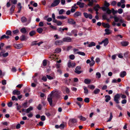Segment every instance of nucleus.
<instances>
[{
    "label": "nucleus",
    "mask_w": 130,
    "mask_h": 130,
    "mask_svg": "<svg viewBox=\"0 0 130 130\" xmlns=\"http://www.w3.org/2000/svg\"><path fill=\"white\" fill-rule=\"evenodd\" d=\"M77 122V120L75 118L70 119L68 123V125L70 127L74 126L75 124H76Z\"/></svg>",
    "instance_id": "f257e3e1"
},
{
    "label": "nucleus",
    "mask_w": 130,
    "mask_h": 130,
    "mask_svg": "<svg viewBox=\"0 0 130 130\" xmlns=\"http://www.w3.org/2000/svg\"><path fill=\"white\" fill-rule=\"evenodd\" d=\"M120 95L118 93L117 94L115 95L114 97L113 100L117 104H118L119 103V99H120Z\"/></svg>",
    "instance_id": "f03ea898"
},
{
    "label": "nucleus",
    "mask_w": 130,
    "mask_h": 130,
    "mask_svg": "<svg viewBox=\"0 0 130 130\" xmlns=\"http://www.w3.org/2000/svg\"><path fill=\"white\" fill-rule=\"evenodd\" d=\"M52 93L54 92L55 93L56 97L57 99H59L61 98V96L60 95L61 92L60 91H58L56 90H54L52 91Z\"/></svg>",
    "instance_id": "7ed1b4c3"
},
{
    "label": "nucleus",
    "mask_w": 130,
    "mask_h": 130,
    "mask_svg": "<svg viewBox=\"0 0 130 130\" xmlns=\"http://www.w3.org/2000/svg\"><path fill=\"white\" fill-rule=\"evenodd\" d=\"M60 0H54L51 4L52 7H55L57 6L60 2Z\"/></svg>",
    "instance_id": "20e7f679"
},
{
    "label": "nucleus",
    "mask_w": 130,
    "mask_h": 130,
    "mask_svg": "<svg viewBox=\"0 0 130 130\" xmlns=\"http://www.w3.org/2000/svg\"><path fill=\"white\" fill-rule=\"evenodd\" d=\"M100 8H101V7L98 4H97L94 6L93 8V9L96 11V13L97 15L99 13L98 12V11H99L98 9Z\"/></svg>",
    "instance_id": "39448f33"
},
{
    "label": "nucleus",
    "mask_w": 130,
    "mask_h": 130,
    "mask_svg": "<svg viewBox=\"0 0 130 130\" xmlns=\"http://www.w3.org/2000/svg\"><path fill=\"white\" fill-rule=\"evenodd\" d=\"M81 69V67L80 66H77L75 68L74 72L76 74H79L82 73L83 71H79Z\"/></svg>",
    "instance_id": "423d86ee"
},
{
    "label": "nucleus",
    "mask_w": 130,
    "mask_h": 130,
    "mask_svg": "<svg viewBox=\"0 0 130 130\" xmlns=\"http://www.w3.org/2000/svg\"><path fill=\"white\" fill-rule=\"evenodd\" d=\"M31 19V17H29L27 18L25 17V25H27L30 23Z\"/></svg>",
    "instance_id": "0eeeda50"
},
{
    "label": "nucleus",
    "mask_w": 130,
    "mask_h": 130,
    "mask_svg": "<svg viewBox=\"0 0 130 130\" xmlns=\"http://www.w3.org/2000/svg\"><path fill=\"white\" fill-rule=\"evenodd\" d=\"M84 15L86 18H89L90 19H92V15L91 14H88L86 12H84Z\"/></svg>",
    "instance_id": "6e6552de"
},
{
    "label": "nucleus",
    "mask_w": 130,
    "mask_h": 130,
    "mask_svg": "<svg viewBox=\"0 0 130 130\" xmlns=\"http://www.w3.org/2000/svg\"><path fill=\"white\" fill-rule=\"evenodd\" d=\"M68 23L71 25H74L76 23V22L73 19H69L68 20Z\"/></svg>",
    "instance_id": "1a4fd4ad"
},
{
    "label": "nucleus",
    "mask_w": 130,
    "mask_h": 130,
    "mask_svg": "<svg viewBox=\"0 0 130 130\" xmlns=\"http://www.w3.org/2000/svg\"><path fill=\"white\" fill-rule=\"evenodd\" d=\"M13 45L15 48L18 49L21 48L23 46V45L22 44H14Z\"/></svg>",
    "instance_id": "9d476101"
},
{
    "label": "nucleus",
    "mask_w": 130,
    "mask_h": 130,
    "mask_svg": "<svg viewBox=\"0 0 130 130\" xmlns=\"http://www.w3.org/2000/svg\"><path fill=\"white\" fill-rule=\"evenodd\" d=\"M71 40V38L69 37H65L63 39V41L64 42H70Z\"/></svg>",
    "instance_id": "9b49d317"
},
{
    "label": "nucleus",
    "mask_w": 130,
    "mask_h": 130,
    "mask_svg": "<svg viewBox=\"0 0 130 130\" xmlns=\"http://www.w3.org/2000/svg\"><path fill=\"white\" fill-rule=\"evenodd\" d=\"M75 64V63H71V62L70 61L68 63V67L69 68H70L71 67H72V68L74 67Z\"/></svg>",
    "instance_id": "f8f14e48"
},
{
    "label": "nucleus",
    "mask_w": 130,
    "mask_h": 130,
    "mask_svg": "<svg viewBox=\"0 0 130 130\" xmlns=\"http://www.w3.org/2000/svg\"><path fill=\"white\" fill-rule=\"evenodd\" d=\"M121 44L122 46H126L128 45L129 42L128 41H123L121 42Z\"/></svg>",
    "instance_id": "ddd939ff"
},
{
    "label": "nucleus",
    "mask_w": 130,
    "mask_h": 130,
    "mask_svg": "<svg viewBox=\"0 0 130 130\" xmlns=\"http://www.w3.org/2000/svg\"><path fill=\"white\" fill-rule=\"evenodd\" d=\"M52 97V96H51L50 97H48L47 98V101L49 102L50 105L51 106L52 105L53 101Z\"/></svg>",
    "instance_id": "4468645a"
},
{
    "label": "nucleus",
    "mask_w": 130,
    "mask_h": 130,
    "mask_svg": "<svg viewBox=\"0 0 130 130\" xmlns=\"http://www.w3.org/2000/svg\"><path fill=\"white\" fill-rule=\"evenodd\" d=\"M77 5L79 6L80 8H83L84 7L85 4L84 3L78 1L77 3Z\"/></svg>",
    "instance_id": "2eb2a0df"
},
{
    "label": "nucleus",
    "mask_w": 130,
    "mask_h": 130,
    "mask_svg": "<svg viewBox=\"0 0 130 130\" xmlns=\"http://www.w3.org/2000/svg\"><path fill=\"white\" fill-rule=\"evenodd\" d=\"M33 109V107L30 106L29 108H28L26 110H25V112L26 113H28L29 112L32 111Z\"/></svg>",
    "instance_id": "dca6fc26"
},
{
    "label": "nucleus",
    "mask_w": 130,
    "mask_h": 130,
    "mask_svg": "<svg viewBox=\"0 0 130 130\" xmlns=\"http://www.w3.org/2000/svg\"><path fill=\"white\" fill-rule=\"evenodd\" d=\"M102 42H103V43H104V46H106L109 42L108 39L107 38L105 39L104 40L102 41Z\"/></svg>",
    "instance_id": "f3484780"
},
{
    "label": "nucleus",
    "mask_w": 130,
    "mask_h": 130,
    "mask_svg": "<svg viewBox=\"0 0 130 130\" xmlns=\"http://www.w3.org/2000/svg\"><path fill=\"white\" fill-rule=\"evenodd\" d=\"M63 42L61 40H58L56 41L55 42V44L56 45H60Z\"/></svg>",
    "instance_id": "a211bd4d"
},
{
    "label": "nucleus",
    "mask_w": 130,
    "mask_h": 130,
    "mask_svg": "<svg viewBox=\"0 0 130 130\" xmlns=\"http://www.w3.org/2000/svg\"><path fill=\"white\" fill-rule=\"evenodd\" d=\"M13 95H19L20 94V91L17 90H14L13 92Z\"/></svg>",
    "instance_id": "6ab92c4d"
},
{
    "label": "nucleus",
    "mask_w": 130,
    "mask_h": 130,
    "mask_svg": "<svg viewBox=\"0 0 130 130\" xmlns=\"http://www.w3.org/2000/svg\"><path fill=\"white\" fill-rule=\"evenodd\" d=\"M91 82V80L89 78H86L84 79V83L87 84H89Z\"/></svg>",
    "instance_id": "aec40b11"
},
{
    "label": "nucleus",
    "mask_w": 130,
    "mask_h": 130,
    "mask_svg": "<svg viewBox=\"0 0 130 130\" xmlns=\"http://www.w3.org/2000/svg\"><path fill=\"white\" fill-rule=\"evenodd\" d=\"M105 97L106 98L105 99V101L107 102H108L111 99L110 96L109 95H106L105 96Z\"/></svg>",
    "instance_id": "412c9836"
},
{
    "label": "nucleus",
    "mask_w": 130,
    "mask_h": 130,
    "mask_svg": "<svg viewBox=\"0 0 130 130\" xmlns=\"http://www.w3.org/2000/svg\"><path fill=\"white\" fill-rule=\"evenodd\" d=\"M81 15V13L80 12L77 11L75 12L73 16L75 17H77L80 16Z\"/></svg>",
    "instance_id": "4be33fe9"
},
{
    "label": "nucleus",
    "mask_w": 130,
    "mask_h": 130,
    "mask_svg": "<svg viewBox=\"0 0 130 130\" xmlns=\"http://www.w3.org/2000/svg\"><path fill=\"white\" fill-rule=\"evenodd\" d=\"M83 88L84 91V93L85 94H87L89 93L88 90L87 89V87L85 86H84L83 87Z\"/></svg>",
    "instance_id": "5701e85b"
},
{
    "label": "nucleus",
    "mask_w": 130,
    "mask_h": 130,
    "mask_svg": "<svg viewBox=\"0 0 130 130\" xmlns=\"http://www.w3.org/2000/svg\"><path fill=\"white\" fill-rule=\"evenodd\" d=\"M102 25L105 28H109L110 27V26L108 23H105L104 22L102 23Z\"/></svg>",
    "instance_id": "b1692460"
},
{
    "label": "nucleus",
    "mask_w": 130,
    "mask_h": 130,
    "mask_svg": "<svg viewBox=\"0 0 130 130\" xmlns=\"http://www.w3.org/2000/svg\"><path fill=\"white\" fill-rule=\"evenodd\" d=\"M89 3L88 5L89 6H93V4L94 1L93 0H90L89 1Z\"/></svg>",
    "instance_id": "393cba45"
},
{
    "label": "nucleus",
    "mask_w": 130,
    "mask_h": 130,
    "mask_svg": "<svg viewBox=\"0 0 130 130\" xmlns=\"http://www.w3.org/2000/svg\"><path fill=\"white\" fill-rule=\"evenodd\" d=\"M126 72L125 71H123L121 72L120 74V76L122 77H123L126 75Z\"/></svg>",
    "instance_id": "a878e982"
},
{
    "label": "nucleus",
    "mask_w": 130,
    "mask_h": 130,
    "mask_svg": "<svg viewBox=\"0 0 130 130\" xmlns=\"http://www.w3.org/2000/svg\"><path fill=\"white\" fill-rule=\"evenodd\" d=\"M18 12H20L22 8V7L21 5V4L20 3H19L18 4Z\"/></svg>",
    "instance_id": "bb28decb"
},
{
    "label": "nucleus",
    "mask_w": 130,
    "mask_h": 130,
    "mask_svg": "<svg viewBox=\"0 0 130 130\" xmlns=\"http://www.w3.org/2000/svg\"><path fill=\"white\" fill-rule=\"evenodd\" d=\"M15 8V6L14 5H12L10 9V11L11 13H13L14 11Z\"/></svg>",
    "instance_id": "cd10ccee"
},
{
    "label": "nucleus",
    "mask_w": 130,
    "mask_h": 130,
    "mask_svg": "<svg viewBox=\"0 0 130 130\" xmlns=\"http://www.w3.org/2000/svg\"><path fill=\"white\" fill-rule=\"evenodd\" d=\"M106 32L105 34L107 35H109L111 34V32L110 31V30L108 29H106L105 30Z\"/></svg>",
    "instance_id": "c85d7f7f"
},
{
    "label": "nucleus",
    "mask_w": 130,
    "mask_h": 130,
    "mask_svg": "<svg viewBox=\"0 0 130 130\" xmlns=\"http://www.w3.org/2000/svg\"><path fill=\"white\" fill-rule=\"evenodd\" d=\"M57 18L58 19H63L67 18V17L63 15H59L57 17Z\"/></svg>",
    "instance_id": "c756f323"
},
{
    "label": "nucleus",
    "mask_w": 130,
    "mask_h": 130,
    "mask_svg": "<svg viewBox=\"0 0 130 130\" xmlns=\"http://www.w3.org/2000/svg\"><path fill=\"white\" fill-rule=\"evenodd\" d=\"M100 91V89L98 88H96L94 90L93 93L95 94H98Z\"/></svg>",
    "instance_id": "7c9ffc66"
},
{
    "label": "nucleus",
    "mask_w": 130,
    "mask_h": 130,
    "mask_svg": "<svg viewBox=\"0 0 130 130\" xmlns=\"http://www.w3.org/2000/svg\"><path fill=\"white\" fill-rule=\"evenodd\" d=\"M43 31V29L40 27L38 28L37 29V31L39 34L41 33Z\"/></svg>",
    "instance_id": "2f4dec72"
},
{
    "label": "nucleus",
    "mask_w": 130,
    "mask_h": 130,
    "mask_svg": "<svg viewBox=\"0 0 130 130\" xmlns=\"http://www.w3.org/2000/svg\"><path fill=\"white\" fill-rule=\"evenodd\" d=\"M129 52H127L125 53L124 54V57L126 58H127L129 57Z\"/></svg>",
    "instance_id": "473e14b6"
},
{
    "label": "nucleus",
    "mask_w": 130,
    "mask_h": 130,
    "mask_svg": "<svg viewBox=\"0 0 130 130\" xmlns=\"http://www.w3.org/2000/svg\"><path fill=\"white\" fill-rule=\"evenodd\" d=\"M55 51V53H59L61 51V49L60 48H58L56 49Z\"/></svg>",
    "instance_id": "72a5a7b5"
},
{
    "label": "nucleus",
    "mask_w": 130,
    "mask_h": 130,
    "mask_svg": "<svg viewBox=\"0 0 130 130\" xmlns=\"http://www.w3.org/2000/svg\"><path fill=\"white\" fill-rule=\"evenodd\" d=\"M9 37L8 36H6L5 35H3L0 38V40L2 39H3L4 38H5L6 39H8L9 38Z\"/></svg>",
    "instance_id": "f704fd0d"
},
{
    "label": "nucleus",
    "mask_w": 130,
    "mask_h": 130,
    "mask_svg": "<svg viewBox=\"0 0 130 130\" xmlns=\"http://www.w3.org/2000/svg\"><path fill=\"white\" fill-rule=\"evenodd\" d=\"M36 34V32L34 30H32L29 33V35L30 36H32Z\"/></svg>",
    "instance_id": "c9c22d12"
},
{
    "label": "nucleus",
    "mask_w": 130,
    "mask_h": 130,
    "mask_svg": "<svg viewBox=\"0 0 130 130\" xmlns=\"http://www.w3.org/2000/svg\"><path fill=\"white\" fill-rule=\"evenodd\" d=\"M78 118L80 119V120L83 121H85L86 120V119L84 117H83L82 116H80L78 117Z\"/></svg>",
    "instance_id": "e433bc0d"
},
{
    "label": "nucleus",
    "mask_w": 130,
    "mask_h": 130,
    "mask_svg": "<svg viewBox=\"0 0 130 130\" xmlns=\"http://www.w3.org/2000/svg\"><path fill=\"white\" fill-rule=\"evenodd\" d=\"M88 87L89 88L92 90L94 89L95 87V86L92 85H89L88 86Z\"/></svg>",
    "instance_id": "4c0bfd02"
},
{
    "label": "nucleus",
    "mask_w": 130,
    "mask_h": 130,
    "mask_svg": "<svg viewBox=\"0 0 130 130\" xmlns=\"http://www.w3.org/2000/svg\"><path fill=\"white\" fill-rule=\"evenodd\" d=\"M95 43L94 42H91L90 44H89L88 46L89 47H91L92 46H95Z\"/></svg>",
    "instance_id": "58836bf2"
},
{
    "label": "nucleus",
    "mask_w": 130,
    "mask_h": 130,
    "mask_svg": "<svg viewBox=\"0 0 130 130\" xmlns=\"http://www.w3.org/2000/svg\"><path fill=\"white\" fill-rule=\"evenodd\" d=\"M101 75L100 73L99 72H97L96 74V77L98 78H100L101 77Z\"/></svg>",
    "instance_id": "ea45409f"
},
{
    "label": "nucleus",
    "mask_w": 130,
    "mask_h": 130,
    "mask_svg": "<svg viewBox=\"0 0 130 130\" xmlns=\"http://www.w3.org/2000/svg\"><path fill=\"white\" fill-rule=\"evenodd\" d=\"M77 53L83 56H84L85 55V54L84 52L80 51L77 52Z\"/></svg>",
    "instance_id": "a19ab883"
},
{
    "label": "nucleus",
    "mask_w": 130,
    "mask_h": 130,
    "mask_svg": "<svg viewBox=\"0 0 130 130\" xmlns=\"http://www.w3.org/2000/svg\"><path fill=\"white\" fill-rule=\"evenodd\" d=\"M78 31L76 29H74L72 30L71 33L72 34H74L76 33H77Z\"/></svg>",
    "instance_id": "79ce46f5"
},
{
    "label": "nucleus",
    "mask_w": 130,
    "mask_h": 130,
    "mask_svg": "<svg viewBox=\"0 0 130 130\" xmlns=\"http://www.w3.org/2000/svg\"><path fill=\"white\" fill-rule=\"evenodd\" d=\"M68 30V28L67 27L64 28L62 29L60 27L59 28V31H62L64 30Z\"/></svg>",
    "instance_id": "37998d69"
},
{
    "label": "nucleus",
    "mask_w": 130,
    "mask_h": 130,
    "mask_svg": "<svg viewBox=\"0 0 130 130\" xmlns=\"http://www.w3.org/2000/svg\"><path fill=\"white\" fill-rule=\"evenodd\" d=\"M110 5V4L109 3L107 2L106 1L104 2V6H105L108 8Z\"/></svg>",
    "instance_id": "c03bdc74"
},
{
    "label": "nucleus",
    "mask_w": 130,
    "mask_h": 130,
    "mask_svg": "<svg viewBox=\"0 0 130 130\" xmlns=\"http://www.w3.org/2000/svg\"><path fill=\"white\" fill-rule=\"evenodd\" d=\"M65 11L63 9L60 10L59 11V14L60 15H62L63 14V12H65Z\"/></svg>",
    "instance_id": "a18cd8bd"
},
{
    "label": "nucleus",
    "mask_w": 130,
    "mask_h": 130,
    "mask_svg": "<svg viewBox=\"0 0 130 130\" xmlns=\"http://www.w3.org/2000/svg\"><path fill=\"white\" fill-rule=\"evenodd\" d=\"M12 32L10 30H7L6 32V34L7 35L11 36Z\"/></svg>",
    "instance_id": "49530a36"
},
{
    "label": "nucleus",
    "mask_w": 130,
    "mask_h": 130,
    "mask_svg": "<svg viewBox=\"0 0 130 130\" xmlns=\"http://www.w3.org/2000/svg\"><path fill=\"white\" fill-rule=\"evenodd\" d=\"M112 117H113V116H112V113L111 112L110 113V116L108 120L107 121V122H110V121H111V120L112 119Z\"/></svg>",
    "instance_id": "de8ad7c7"
},
{
    "label": "nucleus",
    "mask_w": 130,
    "mask_h": 130,
    "mask_svg": "<svg viewBox=\"0 0 130 130\" xmlns=\"http://www.w3.org/2000/svg\"><path fill=\"white\" fill-rule=\"evenodd\" d=\"M125 18L128 21L130 20V15H126L125 16Z\"/></svg>",
    "instance_id": "09e8293b"
},
{
    "label": "nucleus",
    "mask_w": 130,
    "mask_h": 130,
    "mask_svg": "<svg viewBox=\"0 0 130 130\" xmlns=\"http://www.w3.org/2000/svg\"><path fill=\"white\" fill-rule=\"evenodd\" d=\"M42 64L44 67L46 66L47 64V61L46 59H44L43 61Z\"/></svg>",
    "instance_id": "8fccbe9b"
},
{
    "label": "nucleus",
    "mask_w": 130,
    "mask_h": 130,
    "mask_svg": "<svg viewBox=\"0 0 130 130\" xmlns=\"http://www.w3.org/2000/svg\"><path fill=\"white\" fill-rule=\"evenodd\" d=\"M84 101L85 103H88L90 101L89 99L88 98H86L85 99Z\"/></svg>",
    "instance_id": "3c124183"
},
{
    "label": "nucleus",
    "mask_w": 130,
    "mask_h": 130,
    "mask_svg": "<svg viewBox=\"0 0 130 130\" xmlns=\"http://www.w3.org/2000/svg\"><path fill=\"white\" fill-rule=\"evenodd\" d=\"M117 3V2L115 1H113L111 3V5L114 6H115Z\"/></svg>",
    "instance_id": "603ef678"
},
{
    "label": "nucleus",
    "mask_w": 130,
    "mask_h": 130,
    "mask_svg": "<svg viewBox=\"0 0 130 130\" xmlns=\"http://www.w3.org/2000/svg\"><path fill=\"white\" fill-rule=\"evenodd\" d=\"M123 10L122 9L120 8L118 10V12L119 13L121 14L123 12Z\"/></svg>",
    "instance_id": "864d4df0"
},
{
    "label": "nucleus",
    "mask_w": 130,
    "mask_h": 130,
    "mask_svg": "<svg viewBox=\"0 0 130 130\" xmlns=\"http://www.w3.org/2000/svg\"><path fill=\"white\" fill-rule=\"evenodd\" d=\"M102 10L104 11H106L107 10L108 8H107L105 6L102 7L101 8Z\"/></svg>",
    "instance_id": "5fc2aeb1"
},
{
    "label": "nucleus",
    "mask_w": 130,
    "mask_h": 130,
    "mask_svg": "<svg viewBox=\"0 0 130 130\" xmlns=\"http://www.w3.org/2000/svg\"><path fill=\"white\" fill-rule=\"evenodd\" d=\"M64 125L62 123L59 125V127L61 129H63L64 128Z\"/></svg>",
    "instance_id": "6e6d98bb"
},
{
    "label": "nucleus",
    "mask_w": 130,
    "mask_h": 130,
    "mask_svg": "<svg viewBox=\"0 0 130 130\" xmlns=\"http://www.w3.org/2000/svg\"><path fill=\"white\" fill-rule=\"evenodd\" d=\"M46 119L45 117V116L43 115L41 117V120L42 121H44Z\"/></svg>",
    "instance_id": "4d7b16f0"
},
{
    "label": "nucleus",
    "mask_w": 130,
    "mask_h": 130,
    "mask_svg": "<svg viewBox=\"0 0 130 130\" xmlns=\"http://www.w3.org/2000/svg\"><path fill=\"white\" fill-rule=\"evenodd\" d=\"M95 62L94 61H91L90 63V67L92 66L95 64Z\"/></svg>",
    "instance_id": "13d9d810"
},
{
    "label": "nucleus",
    "mask_w": 130,
    "mask_h": 130,
    "mask_svg": "<svg viewBox=\"0 0 130 130\" xmlns=\"http://www.w3.org/2000/svg\"><path fill=\"white\" fill-rule=\"evenodd\" d=\"M13 33L14 34H16L19 32V30L18 29H16L13 31Z\"/></svg>",
    "instance_id": "bf43d9fd"
},
{
    "label": "nucleus",
    "mask_w": 130,
    "mask_h": 130,
    "mask_svg": "<svg viewBox=\"0 0 130 130\" xmlns=\"http://www.w3.org/2000/svg\"><path fill=\"white\" fill-rule=\"evenodd\" d=\"M69 58L73 60L74 59L75 56L73 55H70Z\"/></svg>",
    "instance_id": "052dcab7"
},
{
    "label": "nucleus",
    "mask_w": 130,
    "mask_h": 130,
    "mask_svg": "<svg viewBox=\"0 0 130 130\" xmlns=\"http://www.w3.org/2000/svg\"><path fill=\"white\" fill-rule=\"evenodd\" d=\"M113 18H114L115 21V22H117L118 21L119 19L117 17L115 16Z\"/></svg>",
    "instance_id": "680f3d73"
},
{
    "label": "nucleus",
    "mask_w": 130,
    "mask_h": 130,
    "mask_svg": "<svg viewBox=\"0 0 130 130\" xmlns=\"http://www.w3.org/2000/svg\"><path fill=\"white\" fill-rule=\"evenodd\" d=\"M106 11V13L108 14H110L111 13V10L108 8Z\"/></svg>",
    "instance_id": "e2e57ef3"
},
{
    "label": "nucleus",
    "mask_w": 130,
    "mask_h": 130,
    "mask_svg": "<svg viewBox=\"0 0 130 130\" xmlns=\"http://www.w3.org/2000/svg\"><path fill=\"white\" fill-rule=\"evenodd\" d=\"M6 80L4 79L2 81V83L3 85H5L6 84Z\"/></svg>",
    "instance_id": "0e129e2a"
},
{
    "label": "nucleus",
    "mask_w": 130,
    "mask_h": 130,
    "mask_svg": "<svg viewBox=\"0 0 130 130\" xmlns=\"http://www.w3.org/2000/svg\"><path fill=\"white\" fill-rule=\"evenodd\" d=\"M28 117L29 118H31L33 116V114L31 112H30L27 115Z\"/></svg>",
    "instance_id": "69168bd1"
},
{
    "label": "nucleus",
    "mask_w": 130,
    "mask_h": 130,
    "mask_svg": "<svg viewBox=\"0 0 130 130\" xmlns=\"http://www.w3.org/2000/svg\"><path fill=\"white\" fill-rule=\"evenodd\" d=\"M12 99L13 101L15 100L16 101L18 100V99L17 98H16L14 96H13L12 97Z\"/></svg>",
    "instance_id": "338daca9"
},
{
    "label": "nucleus",
    "mask_w": 130,
    "mask_h": 130,
    "mask_svg": "<svg viewBox=\"0 0 130 130\" xmlns=\"http://www.w3.org/2000/svg\"><path fill=\"white\" fill-rule=\"evenodd\" d=\"M61 4L63 5L66 4V1L65 0H61Z\"/></svg>",
    "instance_id": "774afa93"
}]
</instances>
